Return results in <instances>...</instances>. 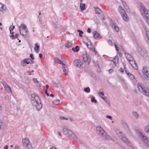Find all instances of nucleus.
Masks as SVG:
<instances>
[{
	"label": "nucleus",
	"mask_w": 149,
	"mask_h": 149,
	"mask_svg": "<svg viewBox=\"0 0 149 149\" xmlns=\"http://www.w3.org/2000/svg\"><path fill=\"white\" fill-rule=\"evenodd\" d=\"M31 102L32 105L38 111H40L42 108V105L40 99L37 94L34 93L31 95Z\"/></svg>",
	"instance_id": "obj_1"
},
{
	"label": "nucleus",
	"mask_w": 149,
	"mask_h": 149,
	"mask_svg": "<svg viewBox=\"0 0 149 149\" xmlns=\"http://www.w3.org/2000/svg\"><path fill=\"white\" fill-rule=\"evenodd\" d=\"M96 129L98 136L102 139L104 141L111 139V138L101 127L98 126L97 127Z\"/></svg>",
	"instance_id": "obj_2"
},
{
	"label": "nucleus",
	"mask_w": 149,
	"mask_h": 149,
	"mask_svg": "<svg viewBox=\"0 0 149 149\" xmlns=\"http://www.w3.org/2000/svg\"><path fill=\"white\" fill-rule=\"evenodd\" d=\"M20 33L24 37H28L29 34V30L25 24H22L19 27Z\"/></svg>",
	"instance_id": "obj_3"
},
{
	"label": "nucleus",
	"mask_w": 149,
	"mask_h": 149,
	"mask_svg": "<svg viewBox=\"0 0 149 149\" xmlns=\"http://www.w3.org/2000/svg\"><path fill=\"white\" fill-rule=\"evenodd\" d=\"M137 86L139 91L141 92L149 97V89L147 87L142 86L139 83L138 84Z\"/></svg>",
	"instance_id": "obj_4"
},
{
	"label": "nucleus",
	"mask_w": 149,
	"mask_h": 149,
	"mask_svg": "<svg viewBox=\"0 0 149 149\" xmlns=\"http://www.w3.org/2000/svg\"><path fill=\"white\" fill-rule=\"evenodd\" d=\"M140 9L142 15L149 20V13L148 12L147 8L142 3L140 4Z\"/></svg>",
	"instance_id": "obj_5"
},
{
	"label": "nucleus",
	"mask_w": 149,
	"mask_h": 149,
	"mask_svg": "<svg viewBox=\"0 0 149 149\" xmlns=\"http://www.w3.org/2000/svg\"><path fill=\"white\" fill-rule=\"evenodd\" d=\"M83 59L84 63L86 65H88L91 61V58L89 54L86 51L84 52L83 53Z\"/></svg>",
	"instance_id": "obj_6"
},
{
	"label": "nucleus",
	"mask_w": 149,
	"mask_h": 149,
	"mask_svg": "<svg viewBox=\"0 0 149 149\" xmlns=\"http://www.w3.org/2000/svg\"><path fill=\"white\" fill-rule=\"evenodd\" d=\"M118 10L124 20L125 22H128L129 21V17L125 10L122 9V7L120 6L118 8Z\"/></svg>",
	"instance_id": "obj_7"
},
{
	"label": "nucleus",
	"mask_w": 149,
	"mask_h": 149,
	"mask_svg": "<svg viewBox=\"0 0 149 149\" xmlns=\"http://www.w3.org/2000/svg\"><path fill=\"white\" fill-rule=\"evenodd\" d=\"M22 143L24 146L27 149H32L33 147L30 143L29 141L27 138H25L22 140Z\"/></svg>",
	"instance_id": "obj_8"
},
{
	"label": "nucleus",
	"mask_w": 149,
	"mask_h": 149,
	"mask_svg": "<svg viewBox=\"0 0 149 149\" xmlns=\"http://www.w3.org/2000/svg\"><path fill=\"white\" fill-rule=\"evenodd\" d=\"M140 137L142 142L145 143L149 148V140L147 137L143 134H141Z\"/></svg>",
	"instance_id": "obj_9"
},
{
	"label": "nucleus",
	"mask_w": 149,
	"mask_h": 149,
	"mask_svg": "<svg viewBox=\"0 0 149 149\" xmlns=\"http://www.w3.org/2000/svg\"><path fill=\"white\" fill-rule=\"evenodd\" d=\"M63 132L64 135L69 137L72 134V132L70 130L66 128H64L63 129Z\"/></svg>",
	"instance_id": "obj_10"
},
{
	"label": "nucleus",
	"mask_w": 149,
	"mask_h": 149,
	"mask_svg": "<svg viewBox=\"0 0 149 149\" xmlns=\"http://www.w3.org/2000/svg\"><path fill=\"white\" fill-rule=\"evenodd\" d=\"M118 56H117L114 57L113 61H111L110 65L113 67L116 66V63H118Z\"/></svg>",
	"instance_id": "obj_11"
},
{
	"label": "nucleus",
	"mask_w": 149,
	"mask_h": 149,
	"mask_svg": "<svg viewBox=\"0 0 149 149\" xmlns=\"http://www.w3.org/2000/svg\"><path fill=\"white\" fill-rule=\"evenodd\" d=\"M74 64L75 66L78 67H80L83 66L84 64L83 63L81 64V63L80 60L76 59L74 61Z\"/></svg>",
	"instance_id": "obj_12"
},
{
	"label": "nucleus",
	"mask_w": 149,
	"mask_h": 149,
	"mask_svg": "<svg viewBox=\"0 0 149 149\" xmlns=\"http://www.w3.org/2000/svg\"><path fill=\"white\" fill-rule=\"evenodd\" d=\"M120 138L125 143L127 144H128L130 143V141L127 139L125 135H122L120 137Z\"/></svg>",
	"instance_id": "obj_13"
},
{
	"label": "nucleus",
	"mask_w": 149,
	"mask_h": 149,
	"mask_svg": "<svg viewBox=\"0 0 149 149\" xmlns=\"http://www.w3.org/2000/svg\"><path fill=\"white\" fill-rule=\"evenodd\" d=\"M111 26L112 28L113 29L115 30L117 32H118L119 31V29L117 26V24L114 22H112L111 23Z\"/></svg>",
	"instance_id": "obj_14"
},
{
	"label": "nucleus",
	"mask_w": 149,
	"mask_h": 149,
	"mask_svg": "<svg viewBox=\"0 0 149 149\" xmlns=\"http://www.w3.org/2000/svg\"><path fill=\"white\" fill-rule=\"evenodd\" d=\"M63 71L65 75H68V69L67 67V65L65 64L63 65Z\"/></svg>",
	"instance_id": "obj_15"
},
{
	"label": "nucleus",
	"mask_w": 149,
	"mask_h": 149,
	"mask_svg": "<svg viewBox=\"0 0 149 149\" xmlns=\"http://www.w3.org/2000/svg\"><path fill=\"white\" fill-rule=\"evenodd\" d=\"M125 54L126 58L128 61L130 60H132L133 59V58L132 57V56L130 54H129L128 53H125Z\"/></svg>",
	"instance_id": "obj_16"
},
{
	"label": "nucleus",
	"mask_w": 149,
	"mask_h": 149,
	"mask_svg": "<svg viewBox=\"0 0 149 149\" xmlns=\"http://www.w3.org/2000/svg\"><path fill=\"white\" fill-rule=\"evenodd\" d=\"M36 53H38L40 51V45H38L37 43H36L35 44V47L34 49Z\"/></svg>",
	"instance_id": "obj_17"
},
{
	"label": "nucleus",
	"mask_w": 149,
	"mask_h": 149,
	"mask_svg": "<svg viewBox=\"0 0 149 149\" xmlns=\"http://www.w3.org/2000/svg\"><path fill=\"white\" fill-rule=\"evenodd\" d=\"M142 72L143 74H146V73H147V72H149L148 68L146 66L143 67L142 70Z\"/></svg>",
	"instance_id": "obj_18"
},
{
	"label": "nucleus",
	"mask_w": 149,
	"mask_h": 149,
	"mask_svg": "<svg viewBox=\"0 0 149 149\" xmlns=\"http://www.w3.org/2000/svg\"><path fill=\"white\" fill-rule=\"evenodd\" d=\"M3 85L4 86V87L5 89H7V88L10 90L11 93H12V91L11 90V88L5 82H3Z\"/></svg>",
	"instance_id": "obj_19"
},
{
	"label": "nucleus",
	"mask_w": 149,
	"mask_h": 149,
	"mask_svg": "<svg viewBox=\"0 0 149 149\" xmlns=\"http://www.w3.org/2000/svg\"><path fill=\"white\" fill-rule=\"evenodd\" d=\"M128 76L130 79L132 80L134 83H135L136 81V79H135L134 76L131 73L129 74Z\"/></svg>",
	"instance_id": "obj_20"
},
{
	"label": "nucleus",
	"mask_w": 149,
	"mask_h": 149,
	"mask_svg": "<svg viewBox=\"0 0 149 149\" xmlns=\"http://www.w3.org/2000/svg\"><path fill=\"white\" fill-rule=\"evenodd\" d=\"M120 1L125 9L127 10H129L128 7L126 4L125 2L123 0H120Z\"/></svg>",
	"instance_id": "obj_21"
},
{
	"label": "nucleus",
	"mask_w": 149,
	"mask_h": 149,
	"mask_svg": "<svg viewBox=\"0 0 149 149\" xmlns=\"http://www.w3.org/2000/svg\"><path fill=\"white\" fill-rule=\"evenodd\" d=\"M93 35L94 38L95 39H97L100 36V35L99 34L97 33V31H94L93 32Z\"/></svg>",
	"instance_id": "obj_22"
},
{
	"label": "nucleus",
	"mask_w": 149,
	"mask_h": 149,
	"mask_svg": "<svg viewBox=\"0 0 149 149\" xmlns=\"http://www.w3.org/2000/svg\"><path fill=\"white\" fill-rule=\"evenodd\" d=\"M72 42H68L65 45V47L67 48H69L72 46Z\"/></svg>",
	"instance_id": "obj_23"
},
{
	"label": "nucleus",
	"mask_w": 149,
	"mask_h": 149,
	"mask_svg": "<svg viewBox=\"0 0 149 149\" xmlns=\"http://www.w3.org/2000/svg\"><path fill=\"white\" fill-rule=\"evenodd\" d=\"M70 139H73L74 140H76L77 139L76 136L74 133H72L70 136L69 137Z\"/></svg>",
	"instance_id": "obj_24"
},
{
	"label": "nucleus",
	"mask_w": 149,
	"mask_h": 149,
	"mask_svg": "<svg viewBox=\"0 0 149 149\" xmlns=\"http://www.w3.org/2000/svg\"><path fill=\"white\" fill-rule=\"evenodd\" d=\"M6 10L5 6L1 3H0V10L1 11H4Z\"/></svg>",
	"instance_id": "obj_25"
},
{
	"label": "nucleus",
	"mask_w": 149,
	"mask_h": 149,
	"mask_svg": "<svg viewBox=\"0 0 149 149\" xmlns=\"http://www.w3.org/2000/svg\"><path fill=\"white\" fill-rule=\"evenodd\" d=\"M55 61L57 63H59L61 64H62L63 65H65L64 63H63V62L61 61L58 58H55Z\"/></svg>",
	"instance_id": "obj_26"
},
{
	"label": "nucleus",
	"mask_w": 149,
	"mask_h": 149,
	"mask_svg": "<svg viewBox=\"0 0 149 149\" xmlns=\"http://www.w3.org/2000/svg\"><path fill=\"white\" fill-rule=\"evenodd\" d=\"M132 114L134 117L136 119H137L139 117V115L135 111H134L132 112Z\"/></svg>",
	"instance_id": "obj_27"
},
{
	"label": "nucleus",
	"mask_w": 149,
	"mask_h": 149,
	"mask_svg": "<svg viewBox=\"0 0 149 149\" xmlns=\"http://www.w3.org/2000/svg\"><path fill=\"white\" fill-rule=\"evenodd\" d=\"M86 44L88 48L90 49H93V48H94L92 47L93 46L91 45V42L90 41H88V43H86Z\"/></svg>",
	"instance_id": "obj_28"
},
{
	"label": "nucleus",
	"mask_w": 149,
	"mask_h": 149,
	"mask_svg": "<svg viewBox=\"0 0 149 149\" xmlns=\"http://www.w3.org/2000/svg\"><path fill=\"white\" fill-rule=\"evenodd\" d=\"M95 11L96 14H100L101 12V10L97 7H94Z\"/></svg>",
	"instance_id": "obj_29"
},
{
	"label": "nucleus",
	"mask_w": 149,
	"mask_h": 149,
	"mask_svg": "<svg viewBox=\"0 0 149 149\" xmlns=\"http://www.w3.org/2000/svg\"><path fill=\"white\" fill-rule=\"evenodd\" d=\"M25 59L26 60V61L27 64L29 63L33 64L34 63V61L29 58Z\"/></svg>",
	"instance_id": "obj_30"
},
{
	"label": "nucleus",
	"mask_w": 149,
	"mask_h": 149,
	"mask_svg": "<svg viewBox=\"0 0 149 149\" xmlns=\"http://www.w3.org/2000/svg\"><path fill=\"white\" fill-rule=\"evenodd\" d=\"M85 5L84 3H80V8L81 11L85 9Z\"/></svg>",
	"instance_id": "obj_31"
},
{
	"label": "nucleus",
	"mask_w": 149,
	"mask_h": 149,
	"mask_svg": "<svg viewBox=\"0 0 149 149\" xmlns=\"http://www.w3.org/2000/svg\"><path fill=\"white\" fill-rule=\"evenodd\" d=\"M144 78L147 80H149V72L147 73L143 74Z\"/></svg>",
	"instance_id": "obj_32"
},
{
	"label": "nucleus",
	"mask_w": 149,
	"mask_h": 149,
	"mask_svg": "<svg viewBox=\"0 0 149 149\" xmlns=\"http://www.w3.org/2000/svg\"><path fill=\"white\" fill-rule=\"evenodd\" d=\"M72 50L74 52H78L79 50V48L78 46H76L75 48H72Z\"/></svg>",
	"instance_id": "obj_33"
},
{
	"label": "nucleus",
	"mask_w": 149,
	"mask_h": 149,
	"mask_svg": "<svg viewBox=\"0 0 149 149\" xmlns=\"http://www.w3.org/2000/svg\"><path fill=\"white\" fill-rule=\"evenodd\" d=\"M27 64V63L26 61V59H24L21 62V64L23 66H25L26 65V64Z\"/></svg>",
	"instance_id": "obj_34"
},
{
	"label": "nucleus",
	"mask_w": 149,
	"mask_h": 149,
	"mask_svg": "<svg viewBox=\"0 0 149 149\" xmlns=\"http://www.w3.org/2000/svg\"><path fill=\"white\" fill-rule=\"evenodd\" d=\"M145 130L146 132L149 133V124L146 126L145 128Z\"/></svg>",
	"instance_id": "obj_35"
},
{
	"label": "nucleus",
	"mask_w": 149,
	"mask_h": 149,
	"mask_svg": "<svg viewBox=\"0 0 149 149\" xmlns=\"http://www.w3.org/2000/svg\"><path fill=\"white\" fill-rule=\"evenodd\" d=\"M84 91L87 93H89L90 92V89L89 87H87L84 89Z\"/></svg>",
	"instance_id": "obj_36"
},
{
	"label": "nucleus",
	"mask_w": 149,
	"mask_h": 149,
	"mask_svg": "<svg viewBox=\"0 0 149 149\" xmlns=\"http://www.w3.org/2000/svg\"><path fill=\"white\" fill-rule=\"evenodd\" d=\"M91 102H94L96 103L97 102V100L95 99V98L94 97H91Z\"/></svg>",
	"instance_id": "obj_37"
},
{
	"label": "nucleus",
	"mask_w": 149,
	"mask_h": 149,
	"mask_svg": "<svg viewBox=\"0 0 149 149\" xmlns=\"http://www.w3.org/2000/svg\"><path fill=\"white\" fill-rule=\"evenodd\" d=\"M59 100H55L53 102V103L55 105H57L59 104Z\"/></svg>",
	"instance_id": "obj_38"
},
{
	"label": "nucleus",
	"mask_w": 149,
	"mask_h": 149,
	"mask_svg": "<svg viewBox=\"0 0 149 149\" xmlns=\"http://www.w3.org/2000/svg\"><path fill=\"white\" fill-rule=\"evenodd\" d=\"M108 43L111 46H113V44H114L111 40H108Z\"/></svg>",
	"instance_id": "obj_39"
},
{
	"label": "nucleus",
	"mask_w": 149,
	"mask_h": 149,
	"mask_svg": "<svg viewBox=\"0 0 149 149\" xmlns=\"http://www.w3.org/2000/svg\"><path fill=\"white\" fill-rule=\"evenodd\" d=\"M77 31L79 33V36L80 37H82V34L83 33V31H81L80 30H77Z\"/></svg>",
	"instance_id": "obj_40"
},
{
	"label": "nucleus",
	"mask_w": 149,
	"mask_h": 149,
	"mask_svg": "<svg viewBox=\"0 0 149 149\" xmlns=\"http://www.w3.org/2000/svg\"><path fill=\"white\" fill-rule=\"evenodd\" d=\"M128 61L131 65L136 63L135 61L134 60V58L132 60L129 61Z\"/></svg>",
	"instance_id": "obj_41"
},
{
	"label": "nucleus",
	"mask_w": 149,
	"mask_h": 149,
	"mask_svg": "<svg viewBox=\"0 0 149 149\" xmlns=\"http://www.w3.org/2000/svg\"><path fill=\"white\" fill-rule=\"evenodd\" d=\"M132 66L135 69L137 70L138 69V67L136 63L132 65Z\"/></svg>",
	"instance_id": "obj_42"
},
{
	"label": "nucleus",
	"mask_w": 149,
	"mask_h": 149,
	"mask_svg": "<svg viewBox=\"0 0 149 149\" xmlns=\"http://www.w3.org/2000/svg\"><path fill=\"white\" fill-rule=\"evenodd\" d=\"M15 26L13 25H11L9 27V30L10 31V33H11V31L13 30L14 29Z\"/></svg>",
	"instance_id": "obj_43"
},
{
	"label": "nucleus",
	"mask_w": 149,
	"mask_h": 149,
	"mask_svg": "<svg viewBox=\"0 0 149 149\" xmlns=\"http://www.w3.org/2000/svg\"><path fill=\"white\" fill-rule=\"evenodd\" d=\"M39 15L38 16V18L39 19V21H40L41 22H42V18L41 16H40V15L41 14V13L40 12H39Z\"/></svg>",
	"instance_id": "obj_44"
},
{
	"label": "nucleus",
	"mask_w": 149,
	"mask_h": 149,
	"mask_svg": "<svg viewBox=\"0 0 149 149\" xmlns=\"http://www.w3.org/2000/svg\"><path fill=\"white\" fill-rule=\"evenodd\" d=\"M33 81L35 84H38L39 83V81L37 80L36 78H33Z\"/></svg>",
	"instance_id": "obj_45"
},
{
	"label": "nucleus",
	"mask_w": 149,
	"mask_h": 149,
	"mask_svg": "<svg viewBox=\"0 0 149 149\" xmlns=\"http://www.w3.org/2000/svg\"><path fill=\"white\" fill-rule=\"evenodd\" d=\"M59 118L60 119L62 120H68V118H65L64 117L60 116V117Z\"/></svg>",
	"instance_id": "obj_46"
},
{
	"label": "nucleus",
	"mask_w": 149,
	"mask_h": 149,
	"mask_svg": "<svg viewBox=\"0 0 149 149\" xmlns=\"http://www.w3.org/2000/svg\"><path fill=\"white\" fill-rule=\"evenodd\" d=\"M124 69L125 73L128 76L129 74H130L131 73L129 72L126 69V68L125 67H124Z\"/></svg>",
	"instance_id": "obj_47"
},
{
	"label": "nucleus",
	"mask_w": 149,
	"mask_h": 149,
	"mask_svg": "<svg viewBox=\"0 0 149 149\" xmlns=\"http://www.w3.org/2000/svg\"><path fill=\"white\" fill-rule=\"evenodd\" d=\"M99 94L101 97L104 95V94L103 92H100L99 93Z\"/></svg>",
	"instance_id": "obj_48"
},
{
	"label": "nucleus",
	"mask_w": 149,
	"mask_h": 149,
	"mask_svg": "<svg viewBox=\"0 0 149 149\" xmlns=\"http://www.w3.org/2000/svg\"><path fill=\"white\" fill-rule=\"evenodd\" d=\"M114 46H115V48H116V50L118 52V47H117V46H116V45L115 43H114Z\"/></svg>",
	"instance_id": "obj_49"
},
{
	"label": "nucleus",
	"mask_w": 149,
	"mask_h": 149,
	"mask_svg": "<svg viewBox=\"0 0 149 149\" xmlns=\"http://www.w3.org/2000/svg\"><path fill=\"white\" fill-rule=\"evenodd\" d=\"M33 54H30V57L31 58V59L32 60H33L34 59V58L33 57Z\"/></svg>",
	"instance_id": "obj_50"
},
{
	"label": "nucleus",
	"mask_w": 149,
	"mask_h": 149,
	"mask_svg": "<svg viewBox=\"0 0 149 149\" xmlns=\"http://www.w3.org/2000/svg\"><path fill=\"white\" fill-rule=\"evenodd\" d=\"M106 117L111 120H112V117L111 116H106Z\"/></svg>",
	"instance_id": "obj_51"
},
{
	"label": "nucleus",
	"mask_w": 149,
	"mask_h": 149,
	"mask_svg": "<svg viewBox=\"0 0 149 149\" xmlns=\"http://www.w3.org/2000/svg\"><path fill=\"white\" fill-rule=\"evenodd\" d=\"M15 149H19V145H16L15 147Z\"/></svg>",
	"instance_id": "obj_52"
},
{
	"label": "nucleus",
	"mask_w": 149,
	"mask_h": 149,
	"mask_svg": "<svg viewBox=\"0 0 149 149\" xmlns=\"http://www.w3.org/2000/svg\"><path fill=\"white\" fill-rule=\"evenodd\" d=\"M87 31L88 33H90L91 31V30L90 28H88L87 29Z\"/></svg>",
	"instance_id": "obj_53"
},
{
	"label": "nucleus",
	"mask_w": 149,
	"mask_h": 149,
	"mask_svg": "<svg viewBox=\"0 0 149 149\" xmlns=\"http://www.w3.org/2000/svg\"><path fill=\"white\" fill-rule=\"evenodd\" d=\"M113 71V70L112 69H110L109 70V73H111Z\"/></svg>",
	"instance_id": "obj_54"
},
{
	"label": "nucleus",
	"mask_w": 149,
	"mask_h": 149,
	"mask_svg": "<svg viewBox=\"0 0 149 149\" xmlns=\"http://www.w3.org/2000/svg\"><path fill=\"white\" fill-rule=\"evenodd\" d=\"M10 37L11 38H12L13 39H14L15 38V36L13 35H11L10 36Z\"/></svg>",
	"instance_id": "obj_55"
},
{
	"label": "nucleus",
	"mask_w": 149,
	"mask_h": 149,
	"mask_svg": "<svg viewBox=\"0 0 149 149\" xmlns=\"http://www.w3.org/2000/svg\"><path fill=\"white\" fill-rule=\"evenodd\" d=\"M45 93H46V94L47 95V96H49V94L47 93V90H46L45 91Z\"/></svg>",
	"instance_id": "obj_56"
},
{
	"label": "nucleus",
	"mask_w": 149,
	"mask_h": 149,
	"mask_svg": "<svg viewBox=\"0 0 149 149\" xmlns=\"http://www.w3.org/2000/svg\"><path fill=\"white\" fill-rule=\"evenodd\" d=\"M120 71L122 72H124V70L122 68H120Z\"/></svg>",
	"instance_id": "obj_57"
},
{
	"label": "nucleus",
	"mask_w": 149,
	"mask_h": 149,
	"mask_svg": "<svg viewBox=\"0 0 149 149\" xmlns=\"http://www.w3.org/2000/svg\"><path fill=\"white\" fill-rule=\"evenodd\" d=\"M50 149H57V148H56L55 146H53L51 147Z\"/></svg>",
	"instance_id": "obj_58"
},
{
	"label": "nucleus",
	"mask_w": 149,
	"mask_h": 149,
	"mask_svg": "<svg viewBox=\"0 0 149 149\" xmlns=\"http://www.w3.org/2000/svg\"><path fill=\"white\" fill-rule=\"evenodd\" d=\"M39 56L40 58H41L42 57V55L41 54H39Z\"/></svg>",
	"instance_id": "obj_59"
},
{
	"label": "nucleus",
	"mask_w": 149,
	"mask_h": 149,
	"mask_svg": "<svg viewBox=\"0 0 149 149\" xmlns=\"http://www.w3.org/2000/svg\"><path fill=\"white\" fill-rule=\"evenodd\" d=\"M27 73L29 74V75H31V72L30 71H28L27 72Z\"/></svg>",
	"instance_id": "obj_60"
},
{
	"label": "nucleus",
	"mask_w": 149,
	"mask_h": 149,
	"mask_svg": "<svg viewBox=\"0 0 149 149\" xmlns=\"http://www.w3.org/2000/svg\"><path fill=\"white\" fill-rule=\"evenodd\" d=\"M93 51L95 53V54H96L97 52L94 48H93Z\"/></svg>",
	"instance_id": "obj_61"
},
{
	"label": "nucleus",
	"mask_w": 149,
	"mask_h": 149,
	"mask_svg": "<svg viewBox=\"0 0 149 149\" xmlns=\"http://www.w3.org/2000/svg\"><path fill=\"white\" fill-rule=\"evenodd\" d=\"M102 98L105 101L106 99L107 98V97H102Z\"/></svg>",
	"instance_id": "obj_62"
},
{
	"label": "nucleus",
	"mask_w": 149,
	"mask_h": 149,
	"mask_svg": "<svg viewBox=\"0 0 149 149\" xmlns=\"http://www.w3.org/2000/svg\"><path fill=\"white\" fill-rule=\"evenodd\" d=\"M18 35H19V34H18V33L16 34H15V38H17V36H18Z\"/></svg>",
	"instance_id": "obj_63"
},
{
	"label": "nucleus",
	"mask_w": 149,
	"mask_h": 149,
	"mask_svg": "<svg viewBox=\"0 0 149 149\" xmlns=\"http://www.w3.org/2000/svg\"><path fill=\"white\" fill-rule=\"evenodd\" d=\"M8 146H6L4 147V149H8Z\"/></svg>",
	"instance_id": "obj_64"
}]
</instances>
